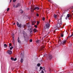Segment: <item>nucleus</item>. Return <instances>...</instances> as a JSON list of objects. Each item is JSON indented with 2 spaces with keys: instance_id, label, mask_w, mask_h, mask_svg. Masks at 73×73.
<instances>
[{
  "instance_id": "47",
  "label": "nucleus",
  "mask_w": 73,
  "mask_h": 73,
  "mask_svg": "<svg viewBox=\"0 0 73 73\" xmlns=\"http://www.w3.org/2000/svg\"><path fill=\"white\" fill-rule=\"evenodd\" d=\"M12 1V0H10V3H11V2Z\"/></svg>"
},
{
  "instance_id": "41",
  "label": "nucleus",
  "mask_w": 73,
  "mask_h": 73,
  "mask_svg": "<svg viewBox=\"0 0 73 73\" xmlns=\"http://www.w3.org/2000/svg\"><path fill=\"white\" fill-rule=\"evenodd\" d=\"M39 24V22L38 21H37V25H38Z\"/></svg>"
},
{
  "instance_id": "30",
  "label": "nucleus",
  "mask_w": 73,
  "mask_h": 73,
  "mask_svg": "<svg viewBox=\"0 0 73 73\" xmlns=\"http://www.w3.org/2000/svg\"><path fill=\"white\" fill-rule=\"evenodd\" d=\"M12 36L13 37V38H14V34H13L12 35Z\"/></svg>"
},
{
  "instance_id": "39",
  "label": "nucleus",
  "mask_w": 73,
  "mask_h": 73,
  "mask_svg": "<svg viewBox=\"0 0 73 73\" xmlns=\"http://www.w3.org/2000/svg\"><path fill=\"white\" fill-rule=\"evenodd\" d=\"M17 58H15V59H14V61H15L16 60Z\"/></svg>"
},
{
  "instance_id": "9",
  "label": "nucleus",
  "mask_w": 73,
  "mask_h": 73,
  "mask_svg": "<svg viewBox=\"0 0 73 73\" xmlns=\"http://www.w3.org/2000/svg\"><path fill=\"white\" fill-rule=\"evenodd\" d=\"M7 53H8L9 54H10V55L11 54H12V51H11L10 50H7Z\"/></svg>"
},
{
  "instance_id": "10",
  "label": "nucleus",
  "mask_w": 73,
  "mask_h": 73,
  "mask_svg": "<svg viewBox=\"0 0 73 73\" xmlns=\"http://www.w3.org/2000/svg\"><path fill=\"white\" fill-rule=\"evenodd\" d=\"M57 27L58 28H60V26L62 25V24L61 23H57Z\"/></svg>"
},
{
  "instance_id": "29",
  "label": "nucleus",
  "mask_w": 73,
  "mask_h": 73,
  "mask_svg": "<svg viewBox=\"0 0 73 73\" xmlns=\"http://www.w3.org/2000/svg\"><path fill=\"white\" fill-rule=\"evenodd\" d=\"M32 8H35V5H33L32 6Z\"/></svg>"
},
{
  "instance_id": "45",
  "label": "nucleus",
  "mask_w": 73,
  "mask_h": 73,
  "mask_svg": "<svg viewBox=\"0 0 73 73\" xmlns=\"http://www.w3.org/2000/svg\"><path fill=\"white\" fill-rule=\"evenodd\" d=\"M31 2H30L29 3V5H30V4H31Z\"/></svg>"
},
{
  "instance_id": "54",
  "label": "nucleus",
  "mask_w": 73,
  "mask_h": 73,
  "mask_svg": "<svg viewBox=\"0 0 73 73\" xmlns=\"http://www.w3.org/2000/svg\"><path fill=\"white\" fill-rule=\"evenodd\" d=\"M49 71H51V70H50Z\"/></svg>"
},
{
  "instance_id": "34",
  "label": "nucleus",
  "mask_w": 73,
  "mask_h": 73,
  "mask_svg": "<svg viewBox=\"0 0 73 73\" xmlns=\"http://www.w3.org/2000/svg\"><path fill=\"white\" fill-rule=\"evenodd\" d=\"M35 27V28H37V25H35L34 26Z\"/></svg>"
},
{
  "instance_id": "15",
  "label": "nucleus",
  "mask_w": 73,
  "mask_h": 73,
  "mask_svg": "<svg viewBox=\"0 0 73 73\" xmlns=\"http://www.w3.org/2000/svg\"><path fill=\"white\" fill-rule=\"evenodd\" d=\"M36 23V21H34L33 22L32 24L33 25H35V23Z\"/></svg>"
},
{
  "instance_id": "52",
  "label": "nucleus",
  "mask_w": 73,
  "mask_h": 73,
  "mask_svg": "<svg viewBox=\"0 0 73 73\" xmlns=\"http://www.w3.org/2000/svg\"><path fill=\"white\" fill-rule=\"evenodd\" d=\"M27 25H29V23H28V24H27Z\"/></svg>"
},
{
  "instance_id": "20",
  "label": "nucleus",
  "mask_w": 73,
  "mask_h": 73,
  "mask_svg": "<svg viewBox=\"0 0 73 73\" xmlns=\"http://www.w3.org/2000/svg\"><path fill=\"white\" fill-rule=\"evenodd\" d=\"M12 42L13 44H15V38H13V40H12Z\"/></svg>"
},
{
  "instance_id": "19",
  "label": "nucleus",
  "mask_w": 73,
  "mask_h": 73,
  "mask_svg": "<svg viewBox=\"0 0 73 73\" xmlns=\"http://www.w3.org/2000/svg\"><path fill=\"white\" fill-rule=\"evenodd\" d=\"M4 48H6V47H7V46L6 44H4Z\"/></svg>"
},
{
  "instance_id": "44",
  "label": "nucleus",
  "mask_w": 73,
  "mask_h": 73,
  "mask_svg": "<svg viewBox=\"0 0 73 73\" xmlns=\"http://www.w3.org/2000/svg\"><path fill=\"white\" fill-rule=\"evenodd\" d=\"M36 16L37 17L39 15H38V13L36 14Z\"/></svg>"
},
{
  "instance_id": "33",
  "label": "nucleus",
  "mask_w": 73,
  "mask_h": 73,
  "mask_svg": "<svg viewBox=\"0 0 73 73\" xmlns=\"http://www.w3.org/2000/svg\"><path fill=\"white\" fill-rule=\"evenodd\" d=\"M45 17H44L42 18V20H43V21H44V20H45Z\"/></svg>"
},
{
  "instance_id": "18",
  "label": "nucleus",
  "mask_w": 73,
  "mask_h": 73,
  "mask_svg": "<svg viewBox=\"0 0 73 73\" xmlns=\"http://www.w3.org/2000/svg\"><path fill=\"white\" fill-rule=\"evenodd\" d=\"M19 6H20V5L19 3H18L16 5L17 8L18 7H19Z\"/></svg>"
},
{
  "instance_id": "40",
  "label": "nucleus",
  "mask_w": 73,
  "mask_h": 73,
  "mask_svg": "<svg viewBox=\"0 0 73 73\" xmlns=\"http://www.w3.org/2000/svg\"><path fill=\"white\" fill-rule=\"evenodd\" d=\"M33 30L32 29H31V31H30L31 33V32H32Z\"/></svg>"
},
{
  "instance_id": "35",
  "label": "nucleus",
  "mask_w": 73,
  "mask_h": 73,
  "mask_svg": "<svg viewBox=\"0 0 73 73\" xmlns=\"http://www.w3.org/2000/svg\"><path fill=\"white\" fill-rule=\"evenodd\" d=\"M29 41L30 42H32V39L30 40Z\"/></svg>"
},
{
  "instance_id": "11",
  "label": "nucleus",
  "mask_w": 73,
  "mask_h": 73,
  "mask_svg": "<svg viewBox=\"0 0 73 73\" xmlns=\"http://www.w3.org/2000/svg\"><path fill=\"white\" fill-rule=\"evenodd\" d=\"M17 41L19 43V44H21V41H20V38L19 37H18V38Z\"/></svg>"
},
{
  "instance_id": "24",
  "label": "nucleus",
  "mask_w": 73,
  "mask_h": 73,
  "mask_svg": "<svg viewBox=\"0 0 73 73\" xmlns=\"http://www.w3.org/2000/svg\"><path fill=\"white\" fill-rule=\"evenodd\" d=\"M20 12L21 13H23V11L22 10H21L20 11Z\"/></svg>"
},
{
  "instance_id": "26",
  "label": "nucleus",
  "mask_w": 73,
  "mask_h": 73,
  "mask_svg": "<svg viewBox=\"0 0 73 73\" xmlns=\"http://www.w3.org/2000/svg\"><path fill=\"white\" fill-rule=\"evenodd\" d=\"M13 7L14 8H17V7L15 5H13Z\"/></svg>"
},
{
  "instance_id": "13",
  "label": "nucleus",
  "mask_w": 73,
  "mask_h": 73,
  "mask_svg": "<svg viewBox=\"0 0 73 73\" xmlns=\"http://www.w3.org/2000/svg\"><path fill=\"white\" fill-rule=\"evenodd\" d=\"M39 9V7H35V8H34V10H38Z\"/></svg>"
},
{
  "instance_id": "17",
  "label": "nucleus",
  "mask_w": 73,
  "mask_h": 73,
  "mask_svg": "<svg viewBox=\"0 0 73 73\" xmlns=\"http://www.w3.org/2000/svg\"><path fill=\"white\" fill-rule=\"evenodd\" d=\"M34 10H35L34 9H33V8H32L31 10V12H33V11H34Z\"/></svg>"
},
{
  "instance_id": "28",
  "label": "nucleus",
  "mask_w": 73,
  "mask_h": 73,
  "mask_svg": "<svg viewBox=\"0 0 73 73\" xmlns=\"http://www.w3.org/2000/svg\"><path fill=\"white\" fill-rule=\"evenodd\" d=\"M9 47H10V46H11V45H12V44L9 43Z\"/></svg>"
},
{
  "instance_id": "31",
  "label": "nucleus",
  "mask_w": 73,
  "mask_h": 73,
  "mask_svg": "<svg viewBox=\"0 0 73 73\" xmlns=\"http://www.w3.org/2000/svg\"><path fill=\"white\" fill-rule=\"evenodd\" d=\"M44 55L43 56V57H45V56H46V55H47L45 53L44 54Z\"/></svg>"
},
{
  "instance_id": "27",
  "label": "nucleus",
  "mask_w": 73,
  "mask_h": 73,
  "mask_svg": "<svg viewBox=\"0 0 73 73\" xmlns=\"http://www.w3.org/2000/svg\"><path fill=\"white\" fill-rule=\"evenodd\" d=\"M11 60H12V61H14V58L13 57L11 58Z\"/></svg>"
},
{
  "instance_id": "14",
  "label": "nucleus",
  "mask_w": 73,
  "mask_h": 73,
  "mask_svg": "<svg viewBox=\"0 0 73 73\" xmlns=\"http://www.w3.org/2000/svg\"><path fill=\"white\" fill-rule=\"evenodd\" d=\"M57 15H56L54 14V17L55 19H56L57 18Z\"/></svg>"
},
{
  "instance_id": "6",
  "label": "nucleus",
  "mask_w": 73,
  "mask_h": 73,
  "mask_svg": "<svg viewBox=\"0 0 73 73\" xmlns=\"http://www.w3.org/2000/svg\"><path fill=\"white\" fill-rule=\"evenodd\" d=\"M25 39L26 42H28L29 40V38H28V36L25 37Z\"/></svg>"
},
{
  "instance_id": "48",
  "label": "nucleus",
  "mask_w": 73,
  "mask_h": 73,
  "mask_svg": "<svg viewBox=\"0 0 73 73\" xmlns=\"http://www.w3.org/2000/svg\"><path fill=\"white\" fill-rule=\"evenodd\" d=\"M15 23H13V25H15Z\"/></svg>"
},
{
  "instance_id": "4",
  "label": "nucleus",
  "mask_w": 73,
  "mask_h": 73,
  "mask_svg": "<svg viewBox=\"0 0 73 73\" xmlns=\"http://www.w3.org/2000/svg\"><path fill=\"white\" fill-rule=\"evenodd\" d=\"M62 18H60L58 21V22L57 23H59V24H62Z\"/></svg>"
},
{
  "instance_id": "22",
  "label": "nucleus",
  "mask_w": 73,
  "mask_h": 73,
  "mask_svg": "<svg viewBox=\"0 0 73 73\" xmlns=\"http://www.w3.org/2000/svg\"><path fill=\"white\" fill-rule=\"evenodd\" d=\"M40 65H41V64L40 63H38L37 64V66H40Z\"/></svg>"
},
{
  "instance_id": "12",
  "label": "nucleus",
  "mask_w": 73,
  "mask_h": 73,
  "mask_svg": "<svg viewBox=\"0 0 73 73\" xmlns=\"http://www.w3.org/2000/svg\"><path fill=\"white\" fill-rule=\"evenodd\" d=\"M48 57L50 60H51L52 58V55L51 54H49L48 55Z\"/></svg>"
},
{
  "instance_id": "36",
  "label": "nucleus",
  "mask_w": 73,
  "mask_h": 73,
  "mask_svg": "<svg viewBox=\"0 0 73 73\" xmlns=\"http://www.w3.org/2000/svg\"><path fill=\"white\" fill-rule=\"evenodd\" d=\"M61 36L62 37H64V34H61Z\"/></svg>"
},
{
  "instance_id": "50",
  "label": "nucleus",
  "mask_w": 73,
  "mask_h": 73,
  "mask_svg": "<svg viewBox=\"0 0 73 73\" xmlns=\"http://www.w3.org/2000/svg\"><path fill=\"white\" fill-rule=\"evenodd\" d=\"M70 45H71V46L72 45V44H71Z\"/></svg>"
},
{
  "instance_id": "32",
  "label": "nucleus",
  "mask_w": 73,
  "mask_h": 73,
  "mask_svg": "<svg viewBox=\"0 0 73 73\" xmlns=\"http://www.w3.org/2000/svg\"><path fill=\"white\" fill-rule=\"evenodd\" d=\"M42 70H45V67H43L42 68Z\"/></svg>"
},
{
  "instance_id": "37",
  "label": "nucleus",
  "mask_w": 73,
  "mask_h": 73,
  "mask_svg": "<svg viewBox=\"0 0 73 73\" xmlns=\"http://www.w3.org/2000/svg\"><path fill=\"white\" fill-rule=\"evenodd\" d=\"M9 8H7V11H9Z\"/></svg>"
},
{
  "instance_id": "38",
  "label": "nucleus",
  "mask_w": 73,
  "mask_h": 73,
  "mask_svg": "<svg viewBox=\"0 0 73 73\" xmlns=\"http://www.w3.org/2000/svg\"><path fill=\"white\" fill-rule=\"evenodd\" d=\"M45 48V47H44V46H42V49H41L42 50H43V48Z\"/></svg>"
},
{
  "instance_id": "51",
  "label": "nucleus",
  "mask_w": 73,
  "mask_h": 73,
  "mask_svg": "<svg viewBox=\"0 0 73 73\" xmlns=\"http://www.w3.org/2000/svg\"><path fill=\"white\" fill-rule=\"evenodd\" d=\"M57 29H55V31H56V30H57Z\"/></svg>"
},
{
  "instance_id": "42",
  "label": "nucleus",
  "mask_w": 73,
  "mask_h": 73,
  "mask_svg": "<svg viewBox=\"0 0 73 73\" xmlns=\"http://www.w3.org/2000/svg\"><path fill=\"white\" fill-rule=\"evenodd\" d=\"M41 72L42 73H44V71L42 70L41 71Z\"/></svg>"
},
{
  "instance_id": "1",
  "label": "nucleus",
  "mask_w": 73,
  "mask_h": 73,
  "mask_svg": "<svg viewBox=\"0 0 73 73\" xmlns=\"http://www.w3.org/2000/svg\"><path fill=\"white\" fill-rule=\"evenodd\" d=\"M66 41L64 40L62 42H61V40H59L58 42V43L60 45L61 44H62V45H64L65 43H66Z\"/></svg>"
},
{
  "instance_id": "7",
  "label": "nucleus",
  "mask_w": 73,
  "mask_h": 73,
  "mask_svg": "<svg viewBox=\"0 0 73 73\" xmlns=\"http://www.w3.org/2000/svg\"><path fill=\"white\" fill-rule=\"evenodd\" d=\"M45 27L46 28H49V23H46L45 24Z\"/></svg>"
},
{
  "instance_id": "8",
  "label": "nucleus",
  "mask_w": 73,
  "mask_h": 73,
  "mask_svg": "<svg viewBox=\"0 0 73 73\" xmlns=\"http://www.w3.org/2000/svg\"><path fill=\"white\" fill-rule=\"evenodd\" d=\"M70 15H69V14H68L67 15V16L66 17V18H65V19L66 20H67L68 19H69V18L70 17Z\"/></svg>"
},
{
  "instance_id": "16",
  "label": "nucleus",
  "mask_w": 73,
  "mask_h": 73,
  "mask_svg": "<svg viewBox=\"0 0 73 73\" xmlns=\"http://www.w3.org/2000/svg\"><path fill=\"white\" fill-rule=\"evenodd\" d=\"M33 31L34 32H36L37 31L38 32V31H37V30L36 29H34L33 30Z\"/></svg>"
},
{
  "instance_id": "25",
  "label": "nucleus",
  "mask_w": 73,
  "mask_h": 73,
  "mask_svg": "<svg viewBox=\"0 0 73 73\" xmlns=\"http://www.w3.org/2000/svg\"><path fill=\"white\" fill-rule=\"evenodd\" d=\"M39 42H40V40H38L36 41V43L38 44L39 43Z\"/></svg>"
},
{
  "instance_id": "49",
  "label": "nucleus",
  "mask_w": 73,
  "mask_h": 73,
  "mask_svg": "<svg viewBox=\"0 0 73 73\" xmlns=\"http://www.w3.org/2000/svg\"><path fill=\"white\" fill-rule=\"evenodd\" d=\"M66 32L67 33V34H68V32H67V31H66Z\"/></svg>"
},
{
  "instance_id": "53",
  "label": "nucleus",
  "mask_w": 73,
  "mask_h": 73,
  "mask_svg": "<svg viewBox=\"0 0 73 73\" xmlns=\"http://www.w3.org/2000/svg\"><path fill=\"white\" fill-rule=\"evenodd\" d=\"M50 21H49V23H50Z\"/></svg>"
},
{
  "instance_id": "21",
  "label": "nucleus",
  "mask_w": 73,
  "mask_h": 73,
  "mask_svg": "<svg viewBox=\"0 0 73 73\" xmlns=\"http://www.w3.org/2000/svg\"><path fill=\"white\" fill-rule=\"evenodd\" d=\"M13 48V47L12 46L11 47H10V49L11 50Z\"/></svg>"
},
{
  "instance_id": "55",
  "label": "nucleus",
  "mask_w": 73,
  "mask_h": 73,
  "mask_svg": "<svg viewBox=\"0 0 73 73\" xmlns=\"http://www.w3.org/2000/svg\"><path fill=\"white\" fill-rule=\"evenodd\" d=\"M64 13H63V14H64Z\"/></svg>"
},
{
  "instance_id": "46",
  "label": "nucleus",
  "mask_w": 73,
  "mask_h": 73,
  "mask_svg": "<svg viewBox=\"0 0 73 73\" xmlns=\"http://www.w3.org/2000/svg\"><path fill=\"white\" fill-rule=\"evenodd\" d=\"M48 1H49V2H50V0H48Z\"/></svg>"
},
{
  "instance_id": "2",
  "label": "nucleus",
  "mask_w": 73,
  "mask_h": 73,
  "mask_svg": "<svg viewBox=\"0 0 73 73\" xmlns=\"http://www.w3.org/2000/svg\"><path fill=\"white\" fill-rule=\"evenodd\" d=\"M24 53H21V62L22 63H23V59L24 58Z\"/></svg>"
},
{
  "instance_id": "56",
  "label": "nucleus",
  "mask_w": 73,
  "mask_h": 73,
  "mask_svg": "<svg viewBox=\"0 0 73 73\" xmlns=\"http://www.w3.org/2000/svg\"><path fill=\"white\" fill-rule=\"evenodd\" d=\"M72 12H73V11H72Z\"/></svg>"
},
{
  "instance_id": "23",
  "label": "nucleus",
  "mask_w": 73,
  "mask_h": 73,
  "mask_svg": "<svg viewBox=\"0 0 73 73\" xmlns=\"http://www.w3.org/2000/svg\"><path fill=\"white\" fill-rule=\"evenodd\" d=\"M40 70H39V71H41V69H42V67L40 66Z\"/></svg>"
},
{
  "instance_id": "3",
  "label": "nucleus",
  "mask_w": 73,
  "mask_h": 73,
  "mask_svg": "<svg viewBox=\"0 0 73 73\" xmlns=\"http://www.w3.org/2000/svg\"><path fill=\"white\" fill-rule=\"evenodd\" d=\"M17 27H19V28H21V27L22 25L21 24H19V23L18 22H17Z\"/></svg>"
},
{
  "instance_id": "43",
  "label": "nucleus",
  "mask_w": 73,
  "mask_h": 73,
  "mask_svg": "<svg viewBox=\"0 0 73 73\" xmlns=\"http://www.w3.org/2000/svg\"><path fill=\"white\" fill-rule=\"evenodd\" d=\"M16 1V0H13V2H15Z\"/></svg>"
},
{
  "instance_id": "5",
  "label": "nucleus",
  "mask_w": 73,
  "mask_h": 73,
  "mask_svg": "<svg viewBox=\"0 0 73 73\" xmlns=\"http://www.w3.org/2000/svg\"><path fill=\"white\" fill-rule=\"evenodd\" d=\"M23 35L24 37H26L27 36H27V33H26L24 31L23 32Z\"/></svg>"
}]
</instances>
